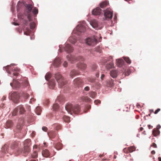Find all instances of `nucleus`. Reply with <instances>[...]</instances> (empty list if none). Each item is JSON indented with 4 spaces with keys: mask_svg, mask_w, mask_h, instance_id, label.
<instances>
[{
    "mask_svg": "<svg viewBox=\"0 0 161 161\" xmlns=\"http://www.w3.org/2000/svg\"><path fill=\"white\" fill-rule=\"evenodd\" d=\"M23 150L22 148H19L16 151L15 154L16 155L22 153L25 156H27L30 151V146L31 145V142L30 139L25 140L24 143Z\"/></svg>",
    "mask_w": 161,
    "mask_h": 161,
    "instance_id": "f257e3e1",
    "label": "nucleus"
},
{
    "mask_svg": "<svg viewBox=\"0 0 161 161\" xmlns=\"http://www.w3.org/2000/svg\"><path fill=\"white\" fill-rule=\"evenodd\" d=\"M65 109L69 113L71 114L72 111L75 114H78L80 111V108L78 104H76L73 106L71 104H68L65 107Z\"/></svg>",
    "mask_w": 161,
    "mask_h": 161,
    "instance_id": "f03ea898",
    "label": "nucleus"
},
{
    "mask_svg": "<svg viewBox=\"0 0 161 161\" xmlns=\"http://www.w3.org/2000/svg\"><path fill=\"white\" fill-rule=\"evenodd\" d=\"M55 77L60 87H62L67 83L66 80L59 73L55 74Z\"/></svg>",
    "mask_w": 161,
    "mask_h": 161,
    "instance_id": "7ed1b4c3",
    "label": "nucleus"
},
{
    "mask_svg": "<svg viewBox=\"0 0 161 161\" xmlns=\"http://www.w3.org/2000/svg\"><path fill=\"white\" fill-rule=\"evenodd\" d=\"M67 58L68 61L72 63H75L76 60L80 61H83L85 60L84 58L83 57L81 56H78L77 58H75L70 55H68L67 56Z\"/></svg>",
    "mask_w": 161,
    "mask_h": 161,
    "instance_id": "20e7f679",
    "label": "nucleus"
},
{
    "mask_svg": "<svg viewBox=\"0 0 161 161\" xmlns=\"http://www.w3.org/2000/svg\"><path fill=\"white\" fill-rule=\"evenodd\" d=\"M86 42L88 45L94 46L97 43V40L96 38L93 36L87 38L86 40Z\"/></svg>",
    "mask_w": 161,
    "mask_h": 161,
    "instance_id": "39448f33",
    "label": "nucleus"
},
{
    "mask_svg": "<svg viewBox=\"0 0 161 161\" xmlns=\"http://www.w3.org/2000/svg\"><path fill=\"white\" fill-rule=\"evenodd\" d=\"M73 83L75 87H79L82 86L83 81L80 78H77L74 80Z\"/></svg>",
    "mask_w": 161,
    "mask_h": 161,
    "instance_id": "423d86ee",
    "label": "nucleus"
},
{
    "mask_svg": "<svg viewBox=\"0 0 161 161\" xmlns=\"http://www.w3.org/2000/svg\"><path fill=\"white\" fill-rule=\"evenodd\" d=\"M62 50L61 47H60L59 51L60 52H62L64 50L66 52L69 53L72 52L73 51V48L69 44H67L65 45V47L63 48Z\"/></svg>",
    "mask_w": 161,
    "mask_h": 161,
    "instance_id": "0eeeda50",
    "label": "nucleus"
},
{
    "mask_svg": "<svg viewBox=\"0 0 161 161\" xmlns=\"http://www.w3.org/2000/svg\"><path fill=\"white\" fill-rule=\"evenodd\" d=\"M86 25L84 24L79 25L76 26V30L79 32H84L85 31L86 29Z\"/></svg>",
    "mask_w": 161,
    "mask_h": 161,
    "instance_id": "6e6552de",
    "label": "nucleus"
},
{
    "mask_svg": "<svg viewBox=\"0 0 161 161\" xmlns=\"http://www.w3.org/2000/svg\"><path fill=\"white\" fill-rule=\"evenodd\" d=\"M104 16L105 19H111L113 16V13L111 11L107 10L104 12Z\"/></svg>",
    "mask_w": 161,
    "mask_h": 161,
    "instance_id": "1a4fd4ad",
    "label": "nucleus"
},
{
    "mask_svg": "<svg viewBox=\"0 0 161 161\" xmlns=\"http://www.w3.org/2000/svg\"><path fill=\"white\" fill-rule=\"evenodd\" d=\"M90 24L92 27L96 29H100L101 28L98 26V24L97 21L95 19H93L90 21Z\"/></svg>",
    "mask_w": 161,
    "mask_h": 161,
    "instance_id": "9d476101",
    "label": "nucleus"
},
{
    "mask_svg": "<svg viewBox=\"0 0 161 161\" xmlns=\"http://www.w3.org/2000/svg\"><path fill=\"white\" fill-rule=\"evenodd\" d=\"M161 126L160 125H158L156 128H154L152 134L154 136H157L160 134V131L159 129Z\"/></svg>",
    "mask_w": 161,
    "mask_h": 161,
    "instance_id": "9b49d317",
    "label": "nucleus"
},
{
    "mask_svg": "<svg viewBox=\"0 0 161 161\" xmlns=\"http://www.w3.org/2000/svg\"><path fill=\"white\" fill-rule=\"evenodd\" d=\"M102 11L101 9L99 7H97L92 10V13L94 15H98L100 14Z\"/></svg>",
    "mask_w": 161,
    "mask_h": 161,
    "instance_id": "f8f14e48",
    "label": "nucleus"
},
{
    "mask_svg": "<svg viewBox=\"0 0 161 161\" xmlns=\"http://www.w3.org/2000/svg\"><path fill=\"white\" fill-rule=\"evenodd\" d=\"M77 67L81 70H84L86 68V65L84 63L79 62L77 64Z\"/></svg>",
    "mask_w": 161,
    "mask_h": 161,
    "instance_id": "ddd939ff",
    "label": "nucleus"
},
{
    "mask_svg": "<svg viewBox=\"0 0 161 161\" xmlns=\"http://www.w3.org/2000/svg\"><path fill=\"white\" fill-rule=\"evenodd\" d=\"M79 72L76 70L73 69L70 73V76L71 78H73L75 75H78L79 74Z\"/></svg>",
    "mask_w": 161,
    "mask_h": 161,
    "instance_id": "4468645a",
    "label": "nucleus"
},
{
    "mask_svg": "<svg viewBox=\"0 0 161 161\" xmlns=\"http://www.w3.org/2000/svg\"><path fill=\"white\" fill-rule=\"evenodd\" d=\"M61 60L59 58H57L54 60L53 64L56 67H58L61 64Z\"/></svg>",
    "mask_w": 161,
    "mask_h": 161,
    "instance_id": "2eb2a0df",
    "label": "nucleus"
},
{
    "mask_svg": "<svg viewBox=\"0 0 161 161\" xmlns=\"http://www.w3.org/2000/svg\"><path fill=\"white\" fill-rule=\"evenodd\" d=\"M13 126V122L11 120H8L6 122V124L5 125V127L6 128H10L12 127Z\"/></svg>",
    "mask_w": 161,
    "mask_h": 161,
    "instance_id": "dca6fc26",
    "label": "nucleus"
},
{
    "mask_svg": "<svg viewBox=\"0 0 161 161\" xmlns=\"http://www.w3.org/2000/svg\"><path fill=\"white\" fill-rule=\"evenodd\" d=\"M17 108L18 109V111H19V114H23L25 112V110L23 106H19L17 107Z\"/></svg>",
    "mask_w": 161,
    "mask_h": 161,
    "instance_id": "f3484780",
    "label": "nucleus"
},
{
    "mask_svg": "<svg viewBox=\"0 0 161 161\" xmlns=\"http://www.w3.org/2000/svg\"><path fill=\"white\" fill-rule=\"evenodd\" d=\"M42 154L44 157L47 158L50 156V153L47 149L43 150L42 152Z\"/></svg>",
    "mask_w": 161,
    "mask_h": 161,
    "instance_id": "a211bd4d",
    "label": "nucleus"
},
{
    "mask_svg": "<svg viewBox=\"0 0 161 161\" xmlns=\"http://www.w3.org/2000/svg\"><path fill=\"white\" fill-rule=\"evenodd\" d=\"M20 69L18 68H14L12 70V74L14 76H17L18 75Z\"/></svg>",
    "mask_w": 161,
    "mask_h": 161,
    "instance_id": "6ab92c4d",
    "label": "nucleus"
},
{
    "mask_svg": "<svg viewBox=\"0 0 161 161\" xmlns=\"http://www.w3.org/2000/svg\"><path fill=\"white\" fill-rule=\"evenodd\" d=\"M18 96L16 92H13L11 94V99L12 101H15L17 100L18 98Z\"/></svg>",
    "mask_w": 161,
    "mask_h": 161,
    "instance_id": "aec40b11",
    "label": "nucleus"
},
{
    "mask_svg": "<svg viewBox=\"0 0 161 161\" xmlns=\"http://www.w3.org/2000/svg\"><path fill=\"white\" fill-rule=\"evenodd\" d=\"M33 8V6L31 4H26L25 6L27 12L28 13H31Z\"/></svg>",
    "mask_w": 161,
    "mask_h": 161,
    "instance_id": "412c9836",
    "label": "nucleus"
},
{
    "mask_svg": "<svg viewBox=\"0 0 161 161\" xmlns=\"http://www.w3.org/2000/svg\"><path fill=\"white\" fill-rule=\"evenodd\" d=\"M117 71L114 69H113L110 71V75L113 78H115L117 76Z\"/></svg>",
    "mask_w": 161,
    "mask_h": 161,
    "instance_id": "4be33fe9",
    "label": "nucleus"
},
{
    "mask_svg": "<svg viewBox=\"0 0 161 161\" xmlns=\"http://www.w3.org/2000/svg\"><path fill=\"white\" fill-rule=\"evenodd\" d=\"M117 65L119 67H121L122 65L124 64V61L123 59H118V60H116Z\"/></svg>",
    "mask_w": 161,
    "mask_h": 161,
    "instance_id": "5701e85b",
    "label": "nucleus"
},
{
    "mask_svg": "<svg viewBox=\"0 0 161 161\" xmlns=\"http://www.w3.org/2000/svg\"><path fill=\"white\" fill-rule=\"evenodd\" d=\"M114 67V64L112 62H110L109 63H108L106 66V68L108 69L113 68Z\"/></svg>",
    "mask_w": 161,
    "mask_h": 161,
    "instance_id": "b1692460",
    "label": "nucleus"
},
{
    "mask_svg": "<svg viewBox=\"0 0 161 161\" xmlns=\"http://www.w3.org/2000/svg\"><path fill=\"white\" fill-rule=\"evenodd\" d=\"M55 85V81L54 80H51L49 82V86L50 88L53 89Z\"/></svg>",
    "mask_w": 161,
    "mask_h": 161,
    "instance_id": "393cba45",
    "label": "nucleus"
},
{
    "mask_svg": "<svg viewBox=\"0 0 161 161\" xmlns=\"http://www.w3.org/2000/svg\"><path fill=\"white\" fill-rule=\"evenodd\" d=\"M42 109L40 107H37L35 110V112L38 115L41 114Z\"/></svg>",
    "mask_w": 161,
    "mask_h": 161,
    "instance_id": "a878e982",
    "label": "nucleus"
},
{
    "mask_svg": "<svg viewBox=\"0 0 161 161\" xmlns=\"http://www.w3.org/2000/svg\"><path fill=\"white\" fill-rule=\"evenodd\" d=\"M114 80L111 79L108 80V85L109 87H112L114 86Z\"/></svg>",
    "mask_w": 161,
    "mask_h": 161,
    "instance_id": "bb28decb",
    "label": "nucleus"
},
{
    "mask_svg": "<svg viewBox=\"0 0 161 161\" xmlns=\"http://www.w3.org/2000/svg\"><path fill=\"white\" fill-rule=\"evenodd\" d=\"M108 4V3L107 1L103 2L101 3L100 4V6L102 8L106 7Z\"/></svg>",
    "mask_w": 161,
    "mask_h": 161,
    "instance_id": "cd10ccee",
    "label": "nucleus"
},
{
    "mask_svg": "<svg viewBox=\"0 0 161 161\" xmlns=\"http://www.w3.org/2000/svg\"><path fill=\"white\" fill-rule=\"evenodd\" d=\"M55 148L58 150H60L62 148V144L59 143H57L55 146Z\"/></svg>",
    "mask_w": 161,
    "mask_h": 161,
    "instance_id": "c85d7f7f",
    "label": "nucleus"
},
{
    "mask_svg": "<svg viewBox=\"0 0 161 161\" xmlns=\"http://www.w3.org/2000/svg\"><path fill=\"white\" fill-rule=\"evenodd\" d=\"M48 134L49 136L52 138H54L56 135V133L53 131H50Z\"/></svg>",
    "mask_w": 161,
    "mask_h": 161,
    "instance_id": "c756f323",
    "label": "nucleus"
},
{
    "mask_svg": "<svg viewBox=\"0 0 161 161\" xmlns=\"http://www.w3.org/2000/svg\"><path fill=\"white\" fill-rule=\"evenodd\" d=\"M69 41L73 44H75L76 42V40L72 37H70L69 39Z\"/></svg>",
    "mask_w": 161,
    "mask_h": 161,
    "instance_id": "7c9ffc66",
    "label": "nucleus"
},
{
    "mask_svg": "<svg viewBox=\"0 0 161 161\" xmlns=\"http://www.w3.org/2000/svg\"><path fill=\"white\" fill-rule=\"evenodd\" d=\"M64 100H65L64 97L63 95H61L57 97L55 101H62Z\"/></svg>",
    "mask_w": 161,
    "mask_h": 161,
    "instance_id": "2f4dec72",
    "label": "nucleus"
},
{
    "mask_svg": "<svg viewBox=\"0 0 161 161\" xmlns=\"http://www.w3.org/2000/svg\"><path fill=\"white\" fill-rule=\"evenodd\" d=\"M51 77V74L50 73H47L45 76V78L46 80H48Z\"/></svg>",
    "mask_w": 161,
    "mask_h": 161,
    "instance_id": "473e14b6",
    "label": "nucleus"
},
{
    "mask_svg": "<svg viewBox=\"0 0 161 161\" xmlns=\"http://www.w3.org/2000/svg\"><path fill=\"white\" fill-rule=\"evenodd\" d=\"M59 108V106L58 104L57 103H55L53 105V109L55 110H57Z\"/></svg>",
    "mask_w": 161,
    "mask_h": 161,
    "instance_id": "72a5a7b5",
    "label": "nucleus"
},
{
    "mask_svg": "<svg viewBox=\"0 0 161 161\" xmlns=\"http://www.w3.org/2000/svg\"><path fill=\"white\" fill-rule=\"evenodd\" d=\"M64 120L66 122H69L70 121V118L69 117L64 116L63 117Z\"/></svg>",
    "mask_w": 161,
    "mask_h": 161,
    "instance_id": "f704fd0d",
    "label": "nucleus"
},
{
    "mask_svg": "<svg viewBox=\"0 0 161 161\" xmlns=\"http://www.w3.org/2000/svg\"><path fill=\"white\" fill-rule=\"evenodd\" d=\"M23 85L25 86H27L29 85V82L26 79L24 80L23 82Z\"/></svg>",
    "mask_w": 161,
    "mask_h": 161,
    "instance_id": "c9c22d12",
    "label": "nucleus"
},
{
    "mask_svg": "<svg viewBox=\"0 0 161 161\" xmlns=\"http://www.w3.org/2000/svg\"><path fill=\"white\" fill-rule=\"evenodd\" d=\"M53 126L55 127V129L57 130H58L61 128V126L58 124H55L53 125Z\"/></svg>",
    "mask_w": 161,
    "mask_h": 161,
    "instance_id": "e433bc0d",
    "label": "nucleus"
},
{
    "mask_svg": "<svg viewBox=\"0 0 161 161\" xmlns=\"http://www.w3.org/2000/svg\"><path fill=\"white\" fill-rule=\"evenodd\" d=\"M38 9L36 7L34 8L32 10V13L36 15L38 13Z\"/></svg>",
    "mask_w": 161,
    "mask_h": 161,
    "instance_id": "4c0bfd02",
    "label": "nucleus"
},
{
    "mask_svg": "<svg viewBox=\"0 0 161 161\" xmlns=\"http://www.w3.org/2000/svg\"><path fill=\"white\" fill-rule=\"evenodd\" d=\"M31 156L33 158H37L38 156L37 153L36 151H34L33 153L31 155Z\"/></svg>",
    "mask_w": 161,
    "mask_h": 161,
    "instance_id": "58836bf2",
    "label": "nucleus"
},
{
    "mask_svg": "<svg viewBox=\"0 0 161 161\" xmlns=\"http://www.w3.org/2000/svg\"><path fill=\"white\" fill-rule=\"evenodd\" d=\"M128 148L129 152L130 153H131L135 151L136 150V148L134 146H131L130 147H128Z\"/></svg>",
    "mask_w": 161,
    "mask_h": 161,
    "instance_id": "ea45409f",
    "label": "nucleus"
},
{
    "mask_svg": "<svg viewBox=\"0 0 161 161\" xmlns=\"http://www.w3.org/2000/svg\"><path fill=\"white\" fill-rule=\"evenodd\" d=\"M18 109L17 107L14 109V110L12 112V115L13 116L16 115L18 113Z\"/></svg>",
    "mask_w": 161,
    "mask_h": 161,
    "instance_id": "a19ab883",
    "label": "nucleus"
},
{
    "mask_svg": "<svg viewBox=\"0 0 161 161\" xmlns=\"http://www.w3.org/2000/svg\"><path fill=\"white\" fill-rule=\"evenodd\" d=\"M125 60L128 64H130L131 63V60L130 58L128 57H125L124 58Z\"/></svg>",
    "mask_w": 161,
    "mask_h": 161,
    "instance_id": "79ce46f5",
    "label": "nucleus"
},
{
    "mask_svg": "<svg viewBox=\"0 0 161 161\" xmlns=\"http://www.w3.org/2000/svg\"><path fill=\"white\" fill-rule=\"evenodd\" d=\"M9 67V66H6V67L5 68H6V69L7 72L9 74H12V71L11 72H10L9 71V69H10Z\"/></svg>",
    "mask_w": 161,
    "mask_h": 161,
    "instance_id": "37998d69",
    "label": "nucleus"
},
{
    "mask_svg": "<svg viewBox=\"0 0 161 161\" xmlns=\"http://www.w3.org/2000/svg\"><path fill=\"white\" fill-rule=\"evenodd\" d=\"M30 26L31 29H33L35 27V24L34 22H31L30 24Z\"/></svg>",
    "mask_w": 161,
    "mask_h": 161,
    "instance_id": "c03bdc74",
    "label": "nucleus"
},
{
    "mask_svg": "<svg viewBox=\"0 0 161 161\" xmlns=\"http://www.w3.org/2000/svg\"><path fill=\"white\" fill-rule=\"evenodd\" d=\"M90 97H91L92 98H94L95 97L96 93L95 92H90Z\"/></svg>",
    "mask_w": 161,
    "mask_h": 161,
    "instance_id": "a18cd8bd",
    "label": "nucleus"
},
{
    "mask_svg": "<svg viewBox=\"0 0 161 161\" xmlns=\"http://www.w3.org/2000/svg\"><path fill=\"white\" fill-rule=\"evenodd\" d=\"M83 101H90V99L89 98L87 97H82V99Z\"/></svg>",
    "mask_w": 161,
    "mask_h": 161,
    "instance_id": "49530a36",
    "label": "nucleus"
},
{
    "mask_svg": "<svg viewBox=\"0 0 161 161\" xmlns=\"http://www.w3.org/2000/svg\"><path fill=\"white\" fill-rule=\"evenodd\" d=\"M97 66L96 64H93L92 66V69L93 71H95L97 69Z\"/></svg>",
    "mask_w": 161,
    "mask_h": 161,
    "instance_id": "de8ad7c7",
    "label": "nucleus"
},
{
    "mask_svg": "<svg viewBox=\"0 0 161 161\" xmlns=\"http://www.w3.org/2000/svg\"><path fill=\"white\" fill-rule=\"evenodd\" d=\"M123 151L125 153H128L129 152L128 147L127 148H125L123 150Z\"/></svg>",
    "mask_w": 161,
    "mask_h": 161,
    "instance_id": "09e8293b",
    "label": "nucleus"
},
{
    "mask_svg": "<svg viewBox=\"0 0 161 161\" xmlns=\"http://www.w3.org/2000/svg\"><path fill=\"white\" fill-rule=\"evenodd\" d=\"M23 122H24V120L22 119L21 120V125L19 126L18 125L17 127V128L19 129H20L21 128V126H22V124H23Z\"/></svg>",
    "mask_w": 161,
    "mask_h": 161,
    "instance_id": "8fccbe9b",
    "label": "nucleus"
},
{
    "mask_svg": "<svg viewBox=\"0 0 161 161\" xmlns=\"http://www.w3.org/2000/svg\"><path fill=\"white\" fill-rule=\"evenodd\" d=\"M23 97L25 98L26 99L27 98H28L29 97V95L27 93H24L23 95Z\"/></svg>",
    "mask_w": 161,
    "mask_h": 161,
    "instance_id": "3c124183",
    "label": "nucleus"
},
{
    "mask_svg": "<svg viewBox=\"0 0 161 161\" xmlns=\"http://www.w3.org/2000/svg\"><path fill=\"white\" fill-rule=\"evenodd\" d=\"M42 129L44 131H45V132H46L47 131V127L45 126H43L42 127Z\"/></svg>",
    "mask_w": 161,
    "mask_h": 161,
    "instance_id": "603ef678",
    "label": "nucleus"
},
{
    "mask_svg": "<svg viewBox=\"0 0 161 161\" xmlns=\"http://www.w3.org/2000/svg\"><path fill=\"white\" fill-rule=\"evenodd\" d=\"M161 109L160 108H158L157 110H156L155 112H154V114H157L160 111Z\"/></svg>",
    "mask_w": 161,
    "mask_h": 161,
    "instance_id": "864d4df0",
    "label": "nucleus"
},
{
    "mask_svg": "<svg viewBox=\"0 0 161 161\" xmlns=\"http://www.w3.org/2000/svg\"><path fill=\"white\" fill-rule=\"evenodd\" d=\"M90 88L89 86H87L84 88V90L85 91H87L89 90Z\"/></svg>",
    "mask_w": 161,
    "mask_h": 161,
    "instance_id": "5fc2aeb1",
    "label": "nucleus"
},
{
    "mask_svg": "<svg viewBox=\"0 0 161 161\" xmlns=\"http://www.w3.org/2000/svg\"><path fill=\"white\" fill-rule=\"evenodd\" d=\"M68 63L66 61H64L63 63V66L64 67H67V66Z\"/></svg>",
    "mask_w": 161,
    "mask_h": 161,
    "instance_id": "6e6d98bb",
    "label": "nucleus"
},
{
    "mask_svg": "<svg viewBox=\"0 0 161 161\" xmlns=\"http://www.w3.org/2000/svg\"><path fill=\"white\" fill-rule=\"evenodd\" d=\"M27 18L28 19L29 21H31V17L30 14H28L27 16Z\"/></svg>",
    "mask_w": 161,
    "mask_h": 161,
    "instance_id": "4d7b16f0",
    "label": "nucleus"
},
{
    "mask_svg": "<svg viewBox=\"0 0 161 161\" xmlns=\"http://www.w3.org/2000/svg\"><path fill=\"white\" fill-rule=\"evenodd\" d=\"M94 103L96 105H98L99 104H100L101 103V101H94Z\"/></svg>",
    "mask_w": 161,
    "mask_h": 161,
    "instance_id": "13d9d810",
    "label": "nucleus"
},
{
    "mask_svg": "<svg viewBox=\"0 0 161 161\" xmlns=\"http://www.w3.org/2000/svg\"><path fill=\"white\" fill-rule=\"evenodd\" d=\"M28 21L25 20L24 21V22H23V23L25 25H27L28 24Z\"/></svg>",
    "mask_w": 161,
    "mask_h": 161,
    "instance_id": "bf43d9fd",
    "label": "nucleus"
},
{
    "mask_svg": "<svg viewBox=\"0 0 161 161\" xmlns=\"http://www.w3.org/2000/svg\"><path fill=\"white\" fill-rule=\"evenodd\" d=\"M152 147H154L156 148L157 147V145L154 143H153L152 145Z\"/></svg>",
    "mask_w": 161,
    "mask_h": 161,
    "instance_id": "052dcab7",
    "label": "nucleus"
},
{
    "mask_svg": "<svg viewBox=\"0 0 161 161\" xmlns=\"http://www.w3.org/2000/svg\"><path fill=\"white\" fill-rule=\"evenodd\" d=\"M104 76H105V75L104 74H103L101 75V79L102 80H103Z\"/></svg>",
    "mask_w": 161,
    "mask_h": 161,
    "instance_id": "680f3d73",
    "label": "nucleus"
},
{
    "mask_svg": "<svg viewBox=\"0 0 161 161\" xmlns=\"http://www.w3.org/2000/svg\"><path fill=\"white\" fill-rule=\"evenodd\" d=\"M7 145H4V146L2 148V150H3V149H7ZM6 151L8 152V151L7 149H6Z\"/></svg>",
    "mask_w": 161,
    "mask_h": 161,
    "instance_id": "e2e57ef3",
    "label": "nucleus"
},
{
    "mask_svg": "<svg viewBox=\"0 0 161 161\" xmlns=\"http://www.w3.org/2000/svg\"><path fill=\"white\" fill-rule=\"evenodd\" d=\"M20 3V2H19L18 3V4H17V10H18L19 9V3Z\"/></svg>",
    "mask_w": 161,
    "mask_h": 161,
    "instance_id": "0e129e2a",
    "label": "nucleus"
},
{
    "mask_svg": "<svg viewBox=\"0 0 161 161\" xmlns=\"http://www.w3.org/2000/svg\"><path fill=\"white\" fill-rule=\"evenodd\" d=\"M15 143H14L12 146L11 147V148L13 149L14 148V147H15Z\"/></svg>",
    "mask_w": 161,
    "mask_h": 161,
    "instance_id": "69168bd1",
    "label": "nucleus"
},
{
    "mask_svg": "<svg viewBox=\"0 0 161 161\" xmlns=\"http://www.w3.org/2000/svg\"><path fill=\"white\" fill-rule=\"evenodd\" d=\"M136 106L138 108H141V106L139 103H137Z\"/></svg>",
    "mask_w": 161,
    "mask_h": 161,
    "instance_id": "338daca9",
    "label": "nucleus"
},
{
    "mask_svg": "<svg viewBox=\"0 0 161 161\" xmlns=\"http://www.w3.org/2000/svg\"><path fill=\"white\" fill-rule=\"evenodd\" d=\"M96 76L97 77H98L99 76V73L98 72H97L96 74Z\"/></svg>",
    "mask_w": 161,
    "mask_h": 161,
    "instance_id": "774afa93",
    "label": "nucleus"
}]
</instances>
